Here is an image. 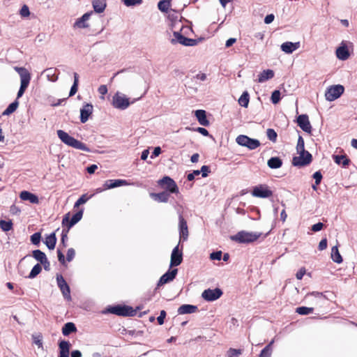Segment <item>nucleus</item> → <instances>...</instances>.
<instances>
[{"label":"nucleus","instance_id":"obj_22","mask_svg":"<svg viewBox=\"0 0 357 357\" xmlns=\"http://www.w3.org/2000/svg\"><path fill=\"white\" fill-rule=\"evenodd\" d=\"M129 183L126 180L123 179H109L105 182V189H112L123 185H128Z\"/></svg>","mask_w":357,"mask_h":357},{"label":"nucleus","instance_id":"obj_32","mask_svg":"<svg viewBox=\"0 0 357 357\" xmlns=\"http://www.w3.org/2000/svg\"><path fill=\"white\" fill-rule=\"evenodd\" d=\"M56 243V238L54 233L50 234L45 238V244L50 250H53Z\"/></svg>","mask_w":357,"mask_h":357},{"label":"nucleus","instance_id":"obj_56","mask_svg":"<svg viewBox=\"0 0 357 357\" xmlns=\"http://www.w3.org/2000/svg\"><path fill=\"white\" fill-rule=\"evenodd\" d=\"M222 254L221 251L213 252L210 255V259L211 260H220Z\"/></svg>","mask_w":357,"mask_h":357},{"label":"nucleus","instance_id":"obj_61","mask_svg":"<svg viewBox=\"0 0 357 357\" xmlns=\"http://www.w3.org/2000/svg\"><path fill=\"white\" fill-rule=\"evenodd\" d=\"M200 174L199 170H194L192 173L188 175V180L192 181L195 176H199Z\"/></svg>","mask_w":357,"mask_h":357},{"label":"nucleus","instance_id":"obj_15","mask_svg":"<svg viewBox=\"0 0 357 357\" xmlns=\"http://www.w3.org/2000/svg\"><path fill=\"white\" fill-rule=\"evenodd\" d=\"M178 221L179 242L181 243V241H187L188 238V228L186 220L181 213L178 215Z\"/></svg>","mask_w":357,"mask_h":357},{"label":"nucleus","instance_id":"obj_53","mask_svg":"<svg viewBox=\"0 0 357 357\" xmlns=\"http://www.w3.org/2000/svg\"><path fill=\"white\" fill-rule=\"evenodd\" d=\"M20 15L22 17H28L30 15L29 8L26 5L22 6L20 10Z\"/></svg>","mask_w":357,"mask_h":357},{"label":"nucleus","instance_id":"obj_63","mask_svg":"<svg viewBox=\"0 0 357 357\" xmlns=\"http://www.w3.org/2000/svg\"><path fill=\"white\" fill-rule=\"evenodd\" d=\"M200 173L202 172L203 177H206L209 172V167L206 165H203L201 168Z\"/></svg>","mask_w":357,"mask_h":357},{"label":"nucleus","instance_id":"obj_31","mask_svg":"<svg viewBox=\"0 0 357 357\" xmlns=\"http://www.w3.org/2000/svg\"><path fill=\"white\" fill-rule=\"evenodd\" d=\"M267 165L271 169H278L282 167V161L278 157H273L268 160Z\"/></svg>","mask_w":357,"mask_h":357},{"label":"nucleus","instance_id":"obj_4","mask_svg":"<svg viewBox=\"0 0 357 357\" xmlns=\"http://www.w3.org/2000/svg\"><path fill=\"white\" fill-rule=\"evenodd\" d=\"M134 101L132 102V103ZM131 102L129 98L123 93L117 91L112 97V105L113 107L118 109L124 110L127 109Z\"/></svg>","mask_w":357,"mask_h":357},{"label":"nucleus","instance_id":"obj_9","mask_svg":"<svg viewBox=\"0 0 357 357\" xmlns=\"http://www.w3.org/2000/svg\"><path fill=\"white\" fill-rule=\"evenodd\" d=\"M298 156L292 159L294 166L301 167L310 164L312 161V155L308 151L297 152Z\"/></svg>","mask_w":357,"mask_h":357},{"label":"nucleus","instance_id":"obj_12","mask_svg":"<svg viewBox=\"0 0 357 357\" xmlns=\"http://www.w3.org/2000/svg\"><path fill=\"white\" fill-rule=\"evenodd\" d=\"M109 312L120 316H132L135 313L132 307L126 305H116L112 307L109 309Z\"/></svg>","mask_w":357,"mask_h":357},{"label":"nucleus","instance_id":"obj_2","mask_svg":"<svg viewBox=\"0 0 357 357\" xmlns=\"http://www.w3.org/2000/svg\"><path fill=\"white\" fill-rule=\"evenodd\" d=\"M56 133L60 140L67 146L86 152L90 151V149L84 143L71 137L66 132L58 130Z\"/></svg>","mask_w":357,"mask_h":357},{"label":"nucleus","instance_id":"obj_24","mask_svg":"<svg viewBox=\"0 0 357 357\" xmlns=\"http://www.w3.org/2000/svg\"><path fill=\"white\" fill-rule=\"evenodd\" d=\"M20 198L23 201H28L31 204L39 203V199L38 196L29 191H22L20 194Z\"/></svg>","mask_w":357,"mask_h":357},{"label":"nucleus","instance_id":"obj_29","mask_svg":"<svg viewBox=\"0 0 357 357\" xmlns=\"http://www.w3.org/2000/svg\"><path fill=\"white\" fill-rule=\"evenodd\" d=\"M195 116L199 121V123L202 126H207L209 124L208 121L207 120L206 112L204 110H197L195 112Z\"/></svg>","mask_w":357,"mask_h":357},{"label":"nucleus","instance_id":"obj_48","mask_svg":"<svg viewBox=\"0 0 357 357\" xmlns=\"http://www.w3.org/2000/svg\"><path fill=\"white\" fill-rule=\"evenodd\" d=\"M296 151L297 152L306 151L305 150L304 139L301 136H299L298 139V142H297V145H296Z\"/></svg>","mask_w":357,"mask_h":357},{"label":"nucleus","instance_id":"obj_5","mask_svg":"<svg viewBox=\"0 0 357 357\" xmlns=\"http://www.w3.org/2000/svg\"><path fill=\"white\" fill-rule=\"evenodd\" d=\"M260 236V233L242 231L231 236V239L238 243H245L256 241Z\"/></svg>","mask_w":357,"mask_h":357},{"label":"nucleus","instance_id":"obj_30","mask_svg":"<svg viewBox=\"0 0 357 357\" xmlns=\"http://www.w3.org/2000/svg\"><path fill=\"white\" fill-rule=\"evenodd\" d=\"M92 4L95 12L98 13H102L106 8L105 0H93Z\"/></svg>","mask_w":357,"mask_h":357},{"label":"nucleus","instance_id":"obj_45","mask_svg":"<svg viewBox=\"0 0 357 357\" xmlns=\"http://www.w3.org/2000/svg\"><path fill=\"white\" fill-rule=\"evenodd\" d=\"M91 196H88L87 195L84 194V195H82L77 200V202H75V205H74V207L75 208H77L78 206H79L81 204H85L90 198H91Z\"/></svg>","mask_w":357,"mask_h":357},{"label":"nucleus","instance_id":"obj_52","mask_svg":"<svg viewBox=\"0 0 357 357\" xmlns=\"http://www.w3.org/2000/svg\"><path fill=\"white\" fill-rule=\"evenodd\" d=\"M169 6L170 4L169 3L164 1L163 0L160 1L158 5V9L162 12H167Z\"/></svg>","mask_w":357,"mask_h":357},{"label":"nucleus","instance_id":"obj_21","mask_svg":"<svg viewBox=\"0 0 357 357\" xmlns=\"http://www.w3.org/2000/svg\"><path fill=\"white\" fill-rule=\"evenodd\" d=\"M178 270L176 268L172 269V271H167L164 275H162L160 279L159 280L158 282V286H162L167 282H169L172 281L176 274H177Z\"/></svg>","mask_w":357,"mask_h":357},{"label":"nucleus","instance_id":"obj_26","mask_svg":"<svg viewBox=\"0 0 357 357\" xmlns=\"http://www.w3.org/2000/svg\"><path fill=\"white\" fill-rule=\"evenodd\" d=\"M150 196L158 202L167 203L169 201V194L167 192H162L159 193H151Z\"/></svg>","mask_w":357,"mask_h":357},{"label":"nucleus","instance_id":"obj_59","mask_svg":"<svg viewBox=\"0 0 357 357\" xmlns=\"http://www.w3.org/2000/svg\"><path fill=\"white\" fill-rule=\"evenodd\" d=\"M166 317V312L165 310L160 311V315L158 317L157 320L160 325H162L164 324V319Z\"/></svg>","mask_w":357,"mask_h":357},{"label":"nucleus","instance_id":"obj_17","mask_svg":"<svg viewBox=\"0 0 357 357\" xmlns=\"http://www.w3.org/2000/svg\"><path fill=\"white\" fill-rule=\"evenodd\" d=\"M298 126L305 132L311 133L312 126L307 114H301L297 117Z\"/></svg>","mask_w":357,"mask_h":357},{"label":"nucleus","instance_id":"obj_8","mask_svg":"<svg viewBox=\"0 0 357 357\" xmlns=\"http://www.w3.org/2000/svg\"><path fill=\"white\" fill-rule=\"evenodd\" d=\"M158 184L169 193H179L178 188L176 182L169 176H164L158 181Z\"/></svg>","mask_w":357,"mask_h":357},{"label":"nucleus","instance_id":"obj_35","mask_svg":"<svg viewBox=\"0 0 357 357\" xmlns=\"http://www.w3.org/2000/svg\"><path fill=\"white\" fill-rule=\"evenodd\" d=\"M335 162L337 165H342L343 167H347L349 164V159L344 155H334L333 156Z\"/></svg>","mask_w":357,"mask_h":357},{"label":"nucleus","instance_id":"obj_46","mask_svg":"<svg viewBox=\"0 0 357 357\" xmlns=\"http://www.w3.org/2000/svg\"><path fill=\"white\" fill-rule=\"evenodd\" d=\"M266 136L269 140H271L273 142H276L278 135L273 129H272V128L267 129Z\"/></svg>","mask_w":357,"mask_h":357},{"label":"nucleus","instance_id":"obj_44","mask_svg":"<svg viewBox=\"0 0 357 357\" xmlns=\"http://www.w3.org/2000/svg\"><path fill=\"white\" fill-rule=\"evenodd\" d=\"M281 99V93L279 90H275L271 97V102L273 104H278Z\"/></svg>","mask_w":357,"mask_h":357},{"label":"nucleus","instance_id":"obj_47","mask_svg":"<svg viewBox=\"0 0 357 357\" xmlns=\"http://www.w3.org/2000/svg\"><path fill=\"white\" fill-rule=\"evenodd\" d=\"M242 354L241 349H229L227 352V357H238Z\"/></svg>","mask_w":357,"mask_h":357},{"label":"nucleus","instance_id":"obj_58","mask_svg":"<svg viewBox=\"0 0 357 357\" xmlns=\"http://www.w3.org/2000/svg\"><path fill=\"white\" fill-rule=\"evenodd\" d=\"M313 178L315 180L316 185H319L322 179V174L320 172H316L313 174Z\"/></svg>","mask_w":357,"mask_h":357},{"label":"nucleus","instance_id":"obj_10","mask_svg":"<svg viewBox=\"0 0 357 357\" xmlns=\"http://www.w3.org/2000/svg\"><path fill=\"white\" fill-rule=\"evenodd\" d=\"M180 246V242H178V245L173 249L172 254H171V259H170V266H179L183 261V252L181 247Z\"/></svg>","mask_w":357,"mask_h":357},{"label":"nucleus","instance_id":"obj_51","mask_svg":"<svg viewBox=\"0 0 357 357\" xmlns=\"http://www.w3.org/2000/svg\"><path fill=\"white\" fill-rule=\"evenodd\" d=\"M123 3L128 6H135L142 4V0H123Z\"/></svg>","mask_w":357,"mask_h":357},{"label":"nucleus","instance_id":"obj_18","mask_svg":"<svg viewBox=\"0 0 357 357\" xmlns=\"http://www.w3.org/2000/svg\"><path fill=\"white\" fill-rule=\"evenodd\" d=\"M335 55L339 60L345 61L350 56L347 42L342 41L340 45L336 49Z\"/></svg>","mask_w":357,"mask_h":357},{"label":"nucleus","instance_id":"obj_40","mask_svg":"<svg viewBox=\"0 0 357 357\" xmlns=\"http://www.w3.org/2000/svg\"><path fill=\"white\" fill-rule=\"evenodd\" d=\"M42 271V267L39 264H36L31 269L28 278L33 279L36 278Z\"/></svg>","mask_w":357,"mask_h":357},{"label":"nucleus","instance_id":"obj_37","mask_svg":"<svg viewBox=\"0 0 357 357\" xmlns=\"http://www.w3.org/2000/svg\"><path fill=\"white\" fill-rule=\"evenodd\" d=\"M274 340H271V342L261 350L259 357H271L272 344Z\"/></svg>","mask_w":357,"mask_h":357},{"label":"nucleus","instance_id":"obj_27","mask_svg":"<svg viewBox=\"0 0 357 357\" xmlns=\"http://www.w3.org/2000/svg\"><path fill=\"white\" fill-rule=\"evenodd\" d=\"M197 310L196 305L184 304L181 305L178 309V313L179 314H192Z\"/></svg>","mask_w":357,"mask_h":357},{"label":"nucleus","instance_id":"obj_60","mask_svg":"<svg viewBox=\"0 0 357 357\" xmlns=\"http://www.w3.org/2000/svg\"><path fill=\"white\" fill-rule=\"evenodd\" d=\"M324 227V224L321 222H318L312 226V230L314 232L319 231Z\"/></svg>","mask_w":357,"mask_h":357},{"label":"nucleus","instance_id":"obj_28","mask_svg":"<svg viewBox=\"0 0 357 357\" xmlns=\"http://www.w3.org/2000/svg\"><path fill=\"white\" fill-rule=\"evenodd\" d=\"M274 77V72L272 70L268 69L262 71L258 76V82L262 83L268 79Z\"/></svg>","mask_w":357,"mask_h":357},{"label":"nucleus","instance_id":"obj_38","mask_svg":"<svg viewBox=\"0 0 357 357\" xmlns=\"http://www.w3.org/2000/svg\"><path fill=\"white\" fill-rule=\"evenodd\" d=\"M33 257L42 264L47 258L46 255L40 250H33L32 252Z\"/></svg>","mask_w":357,"mask_h":357},{"label":"nucleus","instance_id":"obj_49","mask_svg":"<svg viewBox=\"0 0 357 357\" xmlns=\"http://www.w3.org/2000/svg\"><path fill=\"white\" fill-rule=\"evenodd\" d=\"M314 297L317 300H321L325 298L323 293L318 292V291H313L310 294H307L305 296L306 298Z\"/></svg>","mask_w":357,"mask_h":357},{"label":"nucleus","instance_id":"obj_36","mask_svg":"<svg viewBox=\"0 0 357 357\" xmlns=\"http://www.w3.org/2000/svg\"><path fill=\"white\" fill-rule=\"evenodd\" d=\"M18 105L19 102L17 101V100H15L13 102L10 103L8 106V107L3 112L2 115L9 116L17 109Z\"/></svg>","mask_w":357,"mask_h":357},{"label":"nucleus","instance_id":"obj_64","mask_svg":"<svg viewBox=\"0 0 357 357\" xmlns=\"http://www.w3.org/2000/svg\"><path fill=\"white\" fill-rule=\"evenodd\" d=\"M274 15L269 14L267 15L264 18V22L267 24H271L274 20Z\"/></svg>","mask_w":357,"mask_h":357},{"label":"nucleus","instance_id":"obj_54","mask_svg":"<svg viewBox=\"0 0 357 357\" xmlns=\"http://www.w3.org/2000/svg\"><path fill=\"white\" fill-rule=\"evenodd\" d=\"M40 233H35L31 236V241L34 245L39 244L40 241Z\"/></svg>","mask_w":357,"mask_h":357},{"label":"nucleus","instance_id":"obj_11","mask_svg":"<svg viewBox=\"0 0 357 357\" xmlns=\"http://www.w3.org/2000/svg\"><path fill=\"white\" fill-rule=\"evenodd\" d=\"M252 195L255 197L268 198L273 195V192L267 185H259L253 188Z\"/></svg>","mask_w":357,"mask_h":357},{"label":"nucleus","instance_id":"obj_16","mask_svg":"<svg viewBox=\"0 0 357 357\" xmlns=\"http://www.w3.org/2000/svg\"><path fill=\"white\" fill-rule=\"evenodd\" d=\"M82 215L83 211L80 210L73 215L72 218L70 220V214L67 213L62 220V224L70 229L82 219Z\"/></svg>","mask_w":357,"mask_h":357},{"label":"nucleus","instance_id":"obj_62","mask_svg":"<svg viewBox=\"0 0 357 357\" xmlns=\"http://www.w3.org/2000/svg\"><path fill=\"white\" fill-rule=\"evenodd\" d=\"M327 248V240L326 238H323L319 243V250H324Z\"/></svg>","mask_w":357,"mask_h":357},{"label":"nucleus","instance_id":"obj_42","mask_svg":"<svg viewBox=\"0 0 357 357\" xmlns=\"http://www.w3.org/2000/svg\"><path fill=\"white\" fill-rule=\"evenodd\" d=\"M314 309L312 307H299L296 309V312L302 315H307L313 312Z\"/></svg>","mask_w":357,"mask_h":357},{"label":"nucleus","instance_id":"obj_23","mask_svg":"<svg viewBox=\"0 0 357 357\" xmlns=\"http://www.w3.org/2000/svg\"><path fill=\"white\" fill-rule=\"evenodd\" d=\"M299 47L300 42H285L283 43L280 46L282 51L286 54H291L294 51L298 50Z\"/></svg>","mask_w":357,"mask_h":357},{"label":"nucleus","instance_id":"obj_41","mask_svg":"<svg viewBox=\"0 0 357 357\" xmlns=\"http://www.w3.org/2000/svg\"><path fill=\"white\" fill-rule=\"evenodd\" d=\"M13 223L11 221L0 220V228L3 231H8L12 229Z\"/></svg>","mask_w":357,"mask_h":357},{"label":"nucleus","instance_id":"obj_57","mask_svg":"<svg viewBox=\"0 0 357 357\" xmlns=\"http://www.w3.org/2000/svg\"><path fill=\"white\" fill-rule=\"evenodd\" d=\"M75 255V251L73 248H69L66 255V259L68 261H70L73 259Z\"/></svg>","mask_w":357,"mask_h":357},{"label":"nucleus","instance_id":"obj_25","mask_svg":"<svg viewBox=\"0 0 357 357\" xmlns=\"http://www.w3.org/2000/svg\"><path fill=\"white\" fill-rule=\"evenodd\" d=\"M59 357H69L70 344L68 341L62 340L59 342Z\"/></svg>","mask_w":357,"mask_h":357},{"label":"nucleus","instance_id":"obj_34","mask_svg":"<svg viewBox=\"0 0 357 357\" xmlns=\"http://www.w3.org/2000/svg\"><path fill=\"white\" fill-rule=\"evenodd\" d=\"M331 259L332 260L337 264L342 262V257L339 252L338 247L337 245L333 246L331 248Z\"/></svg>","mask_w":357,"mask_h":357},{"label":"nucleus","instance_id":"obj_7","mask_svg":"<svg viewBox=\"0 0 357 357\" xmlns=\"http://www.w3.org/2000/svg\"><path fill=\"white\" fill-rule=\"evenodd\" d=\"M236 143L242 146L247 147L250 150H254L260 146V142L258 139H252L247 135H241L236 139Z\"/></svg>","mask_w":357,"mask_h":357},{"label":"nucleus","instance_id":"obj_1","mask_svg":"<svg viewBox=\"0 0 357 357\" xmlns=\"http://www.w3.org/2000/svg\"><path fill=\"white\" fill-rule=\"evenodd\" d=\"M169 24L170 31H168L169 39L172 44L179 43L185 46H193L196 44L195 40L184 36L185 30L188 27L184 26L181 21V16L178 13L169 15Z\"/></svg>","mask_w":357,"mask_h":357},{"label":"nucleus","instance_id":"obj_20","mask_svg":"<svg viewBox=\"0 0 357 357\" xmlns=\"http://www.w3.org/2000/svg\"><path fill=\"white\" fill-rule=\"evenodd\" d=\"M93 107L91 104L86 103L80 109V121L83 123H86L89 116L92 114Z\"/></svg>","mask_w":357,"mask_h":357},{"label":"nucleus","instance_id":"obj_39","mask_svg":"<svg viewBox=\"0 0 357 357\" xmlns=\"http://www.w3.org/2000/svg\"><path fill=\"white\" fill-rule=\"evenodd\" d=\"M249 94L247 91H244L238 99V103L243 107H248L249 104Z\"/></svg>","mask_w":357,"mask_h":357},{"label":"nucleus","instance_id":"obj_13","mask_svg":"<svg viewBox=\"0 0 357 357\" xmlns=\"http://www.w3.org/2000/svg\"><path fill=\"white\" fill-rule=\"evenodd\" d=\"M56 282L57 285L59 287L63 297L65 299L68 301L71 300L70 296V290L68 284L66 283V280L61 275H57L56 276Z\"/></svg>","mask_w":357,"mask_h":357},{"label":"nucleus","instance_id":"obj_3","mask_svg":"<svg viewBox=\"0 0 357 357\" xmlns=\"http://www.w3.org/2000/svg\"><path fill=\"white\" fill-rule=\"evenodd\" d=\"M14 70L18 73L20 77V87L17 92V100L22 97L28 87L30 80H31V74L28 71L27 69L23 67H14Z\"/></svg>","mask_w":357,"mask_h":357},{"label":"nucleus","instance_id":"obj_50","mask_svg":"<svg viewBox=\"0 0 357 357\" xmlns=\"http://www.w3.org/2000/svg\"><path fill=\"white\" fill-rule=\"evenodd\" d=\"M44 73H46L48 80L55 82L57 79V77L54 76V70L52 68L46 69Z\"/></svg>","mask_w":357,"mask_h":357},{"label":"nucleus","instance_id":"obj_6","mask_svg":"<svg viewBox=\"0 0 357 357\" xmlns=\"http://www.w3.org/2000/svg\"><path fill=\"white\" fill-rule=\"evenodd\" d=\"M344 91V88L341 84H335L328 86L325 92V98L328 101H334L340 98Z\"/></svg>","mask_w":357,"mask_h":357},{"label":"nucleus","instance_id":"obj_43","mask_svg":"<svg viewBox=\"0 0 357 357\" xmlns=\"http://www.w3.org/2000/svg\"><path fill=\"white\" fill-rule=\"evenodd\" d=\"M33 343L38 346V348L43 349V336L40 334H36L32 335Z\"/></svg>","mask_w":357,"mask_h":357},{"label":"nucleus","instance_id":"obj_33","mask_svg":"<svg viewBox=\"0 0 357 357\" xmlns=\"http://www.w3.org/2000/svg\"><path fill=\"white\" fill-rule=\"evenodd\" d=\"M77 331L75 325L72 322H68L64 324L62 328V333L65 336L69 335L70 333Z\"/></svg>","mask_w":357,"mask_h":357},{"label":"nucleus","instance_id":"obj_55","mask_svg":"<svg viewBox=\"0 0 357 357\" xmlns=\"http://www.w3.org/2000/svg\"><path fill=\"white\" fill-rule=\"evenodd\" d=\"M98 91L100 94L102 95V96L100 97L101 99L104 100L105 99V97L104 96L107 93L108 90H107V87L106 85H100L98 89Z\"/></svg>","mask_w":357,"mask_h":357},{"label":"nucleus","instance_id":"obj_19","mask_svg":"<svg viewBox=\"0 0 357 357\" xmlns=\"http://www.w3.org/2000/svg\"><path fill=\"white\" fill-rule=\"evenodd\" d=\"M93 12L84 13L81 17L77 18L73 24L74 29H86L89 26L88 21L90 19Z\"/></svg>","mask_w":357,"mask_h":357},{"label":"nucleus","instance_id":"obj_14","mask_svg":"<svg viewBox=\"0 0 357 357\" xmlns=\"http://www.w3.org/2000/svg\"><path fill=\"white\" fill-rule=\"evenodd\" d=\"M222 294V291L219 288L208 289L202 292V297L206 301H214L218 299Z\"/></svg>","mask_w":357,"mask_h":357}]
</instances>
